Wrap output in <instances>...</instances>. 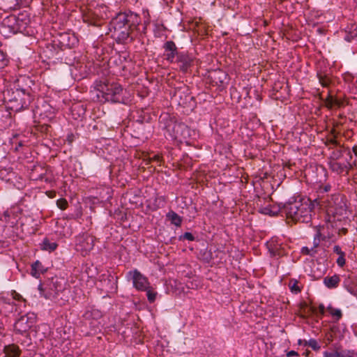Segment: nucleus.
I'll use <instances>...</instances> for the list:
<instances>
[{
  "instance_id": "nucleus-14",
  "label": "nucleus",
  "mask_w": 357,
  "mask_h": 357,
  "mask_svg": "<svg viewBox=\"0 0 357 357\" xmlns=\"http://www.w3.org/2000/svg\"><path fill=\"white\" fill-rule=\"evenodd\" d=\"M330 169L337 174H343L344 172L348 173L349 170L352 169L356 165V160L346 158V162H340L337 160H330L328 162Z\"/></svg>"
},
{
  "instance_id": "nucleus-24",
  "label": "nucleus",
  "mask_w": 357,
  "mask_h": 357,
  "mask_svg": "<svg viewBox=\"0 0 357 357\" xmlns=\"http://www.w3.org/2000/svg\"><path fill=\"white\" fill-rule=\"evenodd\" d=\"M10 299H6L3 296H0V312H12L14 307L13 303L10 302Z\"/></svg>"
},
{
  "instance_id": "nucleus-7",
  "label": "nucleus",
  "mask_w": 357,
  "mask_h": 357,
  "mask_svg": "<svg viewBox=\"0 0 357 357\" xmlns=\"http://www.w3.org/2000/svg\"><path fill=\"white\" fill-rule=\"evenodd\" d=\"M36 314L33 312H28L21 316L15 323V331L22 334L28 331L36 323Z\"/></svg>"
},
{
  "instance_id": "nucleus-21",
  "label": "nucleus",
  "mask_w": 357,
  "mask_h": 357,
  "mask_svg": "<svg viewBox=\"0 0 357 357\" xmlns=\"http://www.w3.org/2000/svg\"><path fill=\"white\" fill-rule=\"evenodd\" d=\"M3 351L6 357H19L20 355L19 347L15 344L5 346Z\"/></svg>"
},
{
  "instance_id": "nucleus-29",
  "label": "nucleus",
  "mask_w": 357,
  "mask_h": 357,
  "mask_svg": "<svg viewBox=\"0 0 357 357\" xmlns=\"http://www.w3.org/2000/svg\"><path fill=\"white\" fill-rule=\"evenodd\" d=\"M1 219L6 222H10L12 224H13L14 221H12V219H16V217L15 216V211L13 209L6 210L4 211Z\"/></svg>"
},
{
  "instance_id": "nucleus-25",
  "label": "nucleus",
  "mask_w": 357,
  "mask_h": 357,
  "mask_svg": "<svg viewBox=\"0 0 357 357\" xmlns=\"http://www.w3.org/2000/svg\"><path fill=\"white\" fill-rule=\"evenodd\" d=\"M317 76L319 79V83L321 84L322 86H324V87L329 86V85L331 82V79L329 76V74L322 72V71H319V72H317Z\"/></svg>"
},
{
  "instance_id": "nucleus-19",
  "label": "nucleus",
  "mask_w": 357,
  "mask_h": 357,
  "mask_svg": "<svg viewBox=\"0 0 357 357\" xmlns=\"http://www.w3.org/2000/svg\"><path fill=\"white\" fill-rule=\"evenodd\" d=\"M45 271L46 268L40 261L37 260L31 264V275L34 278H38Z\"/></svg>"
},
{
  "instance_id": "nucleus-9",
  "label": "nucleus",
  "mask_w": 357,
  "mask_h": 357,
  "mask_svg": "<svg viewBox=\"0 0 357 357\" xmlns=\"http://www.w3.org/2000/svg\"><path fill=\"white\" fill-rule=\"evenodd\" d=\"M186 128L185 124L177 121L169 120L165 125V135L172 139L181 138L183 135V130Z\"/></svg>"
},
{
  "instance_id": "nucleus-20",
  "label": "nucleus",
  "mask_w": 357,
  "mask_h": 357,
  "mask_svg": "<svg viewBox=\"0 0 357 357\" xmlns=\"http://www.w3.org/2000/svg\"><path fill=\"white\" fill-rule=\"evenodd\" d=\"M326 107L328 109H333L335 107H340L342 105V101L334 98L330 93L327 96L324 100Z\"/></svg>"
},
{
  "instance_id": "nucleus-39",
  "label": "nucleus",
  "mask_w": 357,
  "mask_h": 357,
  "mask_svg": "<svg viewBox=\"0 0 357 357\" xmlns=\"http://www.w3.org/2000/svg\"><path fill=\"white\" fill-rule=\"evenodd\" d=\"M56 204L59 208L64 210L68 206V202L65 199H59L57 200Z\"/></svg>"
},
{
  "instance_id": "nucleus-50",
  "label": "nucleus",
  "mask_w": 357,
  "mask_h": 357,
  "mask_svg": "<svg viewBox=\"0 0 357 357\" xmlns=\"http://www.w3.org/2000/svg\"><path fill=\"white\" fill-rule=\"evenodd\" d=\"M298 344H301V340H298Z\"/></svg>"
},
{
  "instance_id": "nucleus-33",
  "label": "nucleus",
  "mask_w": 357,
  "mask_h": 357,
  "mask_svg": "<svg viewBox=\"0 0 357 357\" xmlns=\"http://www.w3.org/2000/svg\"><path fill=\"white\" fill-rule=\"evenodd\" d=\"M328 311L337 321L342 318V314L340 309L334 308L332 306H328Z\"/></svg>"
},
{
  "instance_id": "nucleus-38",
  "label": "nucleus",
  "mask_w": 357,
  "mask_h": 357,
  "mask_svg": "<svg viewBox=\"0 0 357 357\" xmlns=\"http://www.w3.org/2000/svg\"><path fill=\"white\" fill-rule=\"evenodd\" d=\"M324 357H342V351H334V352H329V351H325L324 353Z\"/></svg>"
},
{
  "instance_id": "nucleus-36",
  "label": "nucleus",
  "mask_w": 357,
  "mask_h": 357,
  "mask_svg": "<svg viewBox=\"0 0 357 357\" xmlns=\"http://www.w3.org/2000/svg\"><path fill=\"white\" fill-rule=\"evenodd\" d=\"M83 21L84 22L88 24L91 26H97V20L96 18L93 17L90 14H86L83 15Z\"/></svg>"
},
{
  "instance_id": "nucleus-31",
  "label": "nucleus",
  "mask_w": 357,
  "mask_h": 357,
  "mask_svg": "<svg viewBox=\"0 0 357 357\" xmlns=\"http://www.w3.org/2000/svg\"><path fill=\"white\" fill-rule=\"evenodd\" d=\"M304 346H307L312 348L314 351H319L321 349L320 345L315 339H310L309 340H304Z\"/></svg>"
},
{
  "instance_id": "nucleus-16",
  "label": "nucleus",
  "mask_w": 357,
  "mask_h": 357,
  "mask_svg": "<svg viewBox=\"0 0 357 357\" xmlns=\"http://www.w3.org/2000/svg\"><path fill=\"white\" fill-rule=\"evenodd\" d=\"M266 247L272 257H281L284 255V248L278 238H271L266 242Z\"/></svg>"
},
{
  "instance_id": "nucleus-34",
  "label": "nucleus",
  "mask_w": 357,
  "mask_h": 357,
  "mask_svg": "<svg viewBox=\"0 0 357 357\" xmlns=\"http://www.w3.org/2000/svg\"><path fill=\"white\" fill-rule=\"evenodd\" d=\"M144 291L146 292L147 299L149 303H153L155 301L157 292L153 290V288L151 287V285Z\"/></svg>"
},
{
  "instance_id": "nucleus-48",
  "label": "nucleus",
  "mask_w": 357,
  "mask_h": 357,
  "mask_svg": "<svg viewBox=\"0 0 357 357\" xmlns=\"http://www.w3.org/2000/svg\"><path fill=\"white\" fill-rule=\"evenodd\" d=\"M340 232H342L344 234H345L347 232V229L345 228H341V229H340Z\"/></svg>"
},
{
  "instance_id": "nucleus-40",
  "label": "nucleus",
  "mask_w": 357,
  "mask_h": 357,
  "mask_svg": "<svg viewBox=\"0 0 357 357\" xmlns=\"http://www.w3.org/2000/svg\"><path fill=\"white\" fill-rule=\"evenodd\" d=\"M342 357H357V352L350 350L342 351Z\"/></svg>"
},
{
  "instance_id": "nucleus-47",
  "label": "nucleus",
  "mask_w": 357,
  "mask_h": 357,
  "mask_svg": "<svg viewBox=\"0 0 357 357\" xmlns=\"http://www.w3.org/2000/svg\"><path fill=\"white\" fill-rule=\"evenodd\" d=\"M352 151L355 156L357 157V144L353 146Z\"/></svg>"
},
{
  "instance_id": "nucleus-26",
  "label": "nucleus",
  "mask_w": 357,
  "mask_h": 357,
  "mask_svg": "<svg viewBox=\"0 0 357 357\" xmlns=\"http://www.w3.org/2000/svg\"><path fill=\"white\" fill-rule=\"evenodd\" d=\"M58 245L55 242H51L48 238H45L40 244V248L43 250L52 252L55 250Z\"/></svg>"
},
{
  "instance_id": "nucleus-28",
  "label": "nucleus",
  "mask_w": 357,
  "mask_h": 357,
  "mask_svg": "<svg viewBox=\"0 0 357 357\" xmlns=\"http://www.w3.org/2000/svg\"><path fill=\"white\" fill-rule=\"evenodd\" d=\"M278 211H279L275 207H273L271 205H268L266 206L261 207L259 209V212L261 213L264 214V215H268L271 216H274V215H278Z\"/></svg>"
},
{
  "instance_id": "nucleus-6",
  "label": "nucleus",
  "mask_w": 357,
  "mask_h": 357,
  "mask_svg": "<svg viewBox=\"0 0 357 357\" xmlns=\"http://www.w3.org/2000/svg\"><path fill=\"white\" fill-rule=\"evenodd\" d=\"M325 144L329 150H331L329 158L330 160H337L342 158L344 153L349 156V159L352 160L349 149L341 146L335 136L328 137Z\"/></svg>"
},
{
  "instance_id": "nucleus-13",
  "label": "nucleus",
  "mask_w": 357,
  "mask_h": 357,
  "mask_svg": "<svg viewBox=\"0 0 357 357\" xmlns=\"http://www.w3.org/2000/svg\"><path fill=\"white\" fill-rule=\"evenodd\" d=\"M340 224V220H335V216L329 217L319 229V232H326L330 234L332 233L333 236L331 238H326L328 241L334 242L336 241L335 234H337L340 236V228L339 225Z\"/></svg>"
},
{
  "instance_id": "nucleus-27",
  "label": "nucleus",
  "mask_w": 357,
  "mask_h": 357,
  "mask_svg": "<svg viewBox=\"0 0 357 357\" xmlns=\"http://www.w3.org/2000/svg\"><path fill=\"white\" fill-rule=\"evenodd\" d=\"M344 40L347 42L357 40V26L354 25L349 31H345Z\"/></svg>"
},
{
  "instance_id": "nucleus-18",
  "label": "nucleus",
  "mask_w": 357,
  "mask_h": 357,
  "mask_svg": "<svg viewBox=\"0 0 357 357\" xmlns=\"http://www.w3.org/2000/svg\"><path fill=\"white\" fill-rule=\"evenodd\" d=\"M323 282L327 288L335 289L338 287L340 282V278L337 274H334L332 276H326L324 278Z\"/></svg>"
},
{
  "instance_id": "nucleus-22",
  "label": "nucleus",
  "mask_w": 357,
  "mask_h": 357,
  "mask_svg": "<svg viewBox=\"0 0 357 357\" xmlns=\"http://www.w3.org/2000/svg\"><path fill=\"white\" fill-rule=\"evenodd\" d=\"M333 236L332 233L319 232L317 231L313 240V247L318 248L321 241H328L326 238H331Z\"/></svg>"
},
{
  "instance_id": "nucleus-10",
  "label": "nucleus",
  "mask_w": 357,
  "mask_h": 357,
  "mask_svg": "<svg viewBox=\"0 0 357 357\" xmlns=\"http://www.w3.org/2000/svg\"><path fill=\"white\" fill-rule=\"evenodd\" d=\"M127 277L132 280L133 287L138 291H144L150 286L148 278L137 269L129 271Z\"/></svg>"
},
{
  "instance_id": "nucleus-49",
  "label": "nucleus",
  "mask_w": 357,
  "mask_h": 357,
  "mask_svg": "<svg viewBox=\"0 0 357 357\" xmlns=\"http://www.w3.org/2000/svg\"><path fill=\"white\" fill-rule=\"evenodd\" d=\"M322 171H323V172L324 173V176H326V174L325 169H324V168H323V169H322Z\"/></svg>"
},
{
  "instance_id": "nucleus-23",
  "label": "nucleus",
  "mask_w": 357,
  "mask_h": 357,
  "mask_svg": "<svg viewBox=\"0 0 357 357\" xmlns=\"http://www.w3.org/2000/svg\"><path fill=\"white\" fill-rule=\"evenodd\" d=\"M333 252L338 255V258L336 260L338 266L342 268L346 264L345 252L341 250L339 245H335L333 247Z\"/></svg>"
},
{
  "instance_id": "nucleus-2",
  "label": "nucleus",
  "mask_w": 357,
  "mask_h": 357,
  "mask_svg": "<svg viewBox=\"0 0 357 357\" xmlns=\"http://www.w3.org/2000/svg\"><path fill=\"white\" fill-rule=\"evenodd\" d=\"M313 206L310 199L303 198L287 203L284 210L287 218L294 222H309L311 220Z\"/></svg>"
},
{
  "instance_id": "nucleus-11",
  "label": "nucleus",
  "mask_w": 357,
  "mask_h": 357,
  "mask_svg": "<svg viewBox=\"0 0 357 357\" xmlns=\"http://www.w3.org/2000/svg\"><path fill=\"white\" fill-rule=\"evenodd\" d=\"M95 237L89 234H82L76 237V248L82 255L87 254L94 246Z\"/></svg>"
},
{
  "instance_id": "nucleus-12",
  "label": "nucleus",
  "mask_w": 357,
  "mask_h": 357,
  "mask_svg": "<svg viewBox=\"0 0 357 357\" xmlns=\"http://www.w3.org/2000/svg\"><path fill=\"white\" fill-rule=\"evenodd\" d=\"M347 208L345 199L340 195L333 196L331 201L328 203V213H331L333 215H345Z\"/></svg>"
},
{
  "instance_id": "nucleus-30",
  "label": "nucleus",
  "mask_w": 357,
  "mask_h": 357,
  "mask_svg": "<svg viewBox=\"0 0 357 357\" xmlns=\"http://www.w3.org/2000/svg\"><path fill=\"white\" fill-rule=\"evenodd\" d=\"M167 217L174 225L180 226L181 225L182 219L176 213L171 211L168 213Z\"/></svg>"
},
{
  "instance_id": "nucleus-32",
  "label": "nucleus",
  "mask_w": 357,
  "mask_h": 357,
  "mask_svg": "<svg viewBox=\"0 0 357 357\" xmlns=\"http://www.w3.org/2000/svg\"><path fill=\"white\" fill-rule=\"evenodd\" d=\"M38 290L40 291V296H43V297L45 298L46 299H52L54 296V295L56 294V291L54 293H53L52 291H50L46 292L42 284H40L38 286Z\"/></svg>"
},
{
  "instance_id": "nucleus-3",
  "label": "nucleus",
  "mask_w": 357,
  "mask_h": 357,
  "mask_svg": "<svg viewBox=\"0 0 357 357\" xmlns=\"http://www.w3.org/2000/svg\"><path fill=\"white\" fill-rule=\"evenodd\" d=\"M96 96L101 102L124 103V90L116 82H102L97 85Z\"/></svg>"
},
{
  "instance_id": "nucleus-8",
  "label": "nucleus",
  "mask_w": 357,
  "mask_h": 357,
  "mask_svg": "<svg viewBox=\"0 0 357 357\" xmlns=\"http://www.w3.org/2000/svg\"><path fill=\"white\" fill-rule=\"evenodd\" d=\"M83 317L85 324L89 326L91 331L95 333L100 329L101 323L100 319L102 318V312L99 310L93 308L87 310L84 312Z\"/></svg>"
},
{
  "instance_id": "nucleus-4",
  "label": "nucleus",
  "mask_w": 357,
  "mask_h": 357,
  "mask_svg": "<svg viewBox=\"0 0 357 357\" xmlns=\"http://www.w3.org/2000/svg\"><path fill=\"white\" fill-rule=\"evenodd\" d=\"M21 79L17 80V84L14 86L12 91H7L8 100L10 103V108L15 111H20L28 107L31 101L29 93L26 89L20 87L19 83Z\"/></svg>"
},
{
  "instance_id": "nucleus-1",
  "label": "nucleus",
  "mask_w": 357,
  "mask_h": 357,
  "mask_svg": "<svg viewBox=\"0 0 357 357\" xmlns=\"http://www.w3.org/2000/svg\"><path fill=\"white\" fill-rule=\"evenodd\" d=\"M139 16L131 11L119 13L111 22L112 36L119 43L132 42L135 38L133 31L140 24Z\"/></svg>"
},
{
  "instance_id": "nucleus-41",
  "label": "nucleus",
  "mask_w": 357,
  "mask_h": 357,
  "mask_svg": "<svg viewBox=\"0 0 357 357\" xmlns=\"http://www.w3.org/2000/svg\"><path fill=\"white\" fill-rule=\"evenodd\" d=\"M331 185L330 184H326L324 185H320L319 190L320 192H328L331 190Z\"/></svg>"
},
{
  "instance_id": "nucleus-43",
  "label": "nucleus",
  "mask_w": 357,
  "mask_h": 357,
  "mask_svg": "<svg viewBox=\"0 0 357 357\" xmlns=\"http://www.w3.org/2000/svg\"><path fill=\"white\" fill-rule=\"evenodd\" d=\"M311 252H312V250H310V248H309L307 247H303L301 248V253L303 255H310V256Z\"/></svg>"
},
{
  "instance_id": "nucleus-5",
  "label": "nucleus",
  "mask_w": 357,
  "mask_h": 357,
  "mask_svg": "<svg viewBox=\"0 0 357 357\" xmlns=\"http://www.w3.org/2000/svg\"><path fill=\"white\" fill-rule=\"evenodd\" d=\"M22 24V21L15 15L7 17L1 24L0 33L5 38H8L11 35L22 32L24 29Z\"/></svg>"
},
{
  "instance_id": "nucleus-45",
  "label": "nucleus",
  "mask_w": 357,
  "mask_h": 357,
  "mask_svg": "<svg viewBox=\"0 0 357 357\" xmlns=\"http://www.w3.org/2000/svg\"><path fill=\"white\" fill-rule=\"evenodd\" d=\"M318 309H319V312L321 314H324L325 313V306L324 304H319V307H318Z\"/></svg>"
},
{
  "instance_id": "nucleus-37",
  "label": "nucleus",
  "mask_w": 357,
  "mask_h": 357,
  "mask_svg": "<svg viewBox=\"0 0 357 357\" xmlns=\"http://www.w3.org/2000/svg\"><path fill=\"white\" fill-rule=\"evenodd\" d=\"M8 63L6 55L0 50V70L4 68Z\"/></svg>"
},
{
  "instance_id": "nucleus-15",
  "label": "nucleus",
  "mask_w": 357,
  "mask_h": 357,
  "mask_svg": "<svg viewBox=\"0 0 357 357\" xmlns=\"http://www.w3.org/2000/svg\"><path fill=\"white\" fill-rule=\"evenodd\" d=\"M163 49H164V53H163L164 58L169 63H174L176 60L177 54L179 53L174 42H173L172 40H168V41L165 42L163 45Z\"/></svg>"
},
{
  "instance_id": "nucleus-44",
  "label": "nucleus",
  "mask_w": 357,
  "mask_h": 357,
  "mask_svg": "<svg viewBox=\"0 0 357 357\" xmlns=\"http://www.w3.org/2000/svg\"><path fill=\"white\" fill-rule=\"evenodd\" d=\"M286 355L287 357H292V356H298V352H296L294 350H291V351H288Z\"/></svg>"
},
{
  "instance_id": "nucleus-46",
  "label": "nucleus",
  "mask_w": 357,
  "mask_h": 357,
  "mask_svg": "<svg viewBox=\"0 0 357 357\" xmlns=\"http://www.w3.org/2000/svg\"><path fill=\"white\" fill-rule=\"evenodd\" d=\"M317 248H314V247H312V248H310V250H312L310 257H315L316 254L317 253Z\"/></svg>"
},
{
  "instance_id": "nucleus-35",
  "label": "nucleus",
  "mask_w": 357,
  "mask_h": 357,
  "mask_svg": "<svg viewBox=\"0 0 357 357\" xmlns=\"http://www.w3.org/2000/svg\"><path fill=\"white\" fill-rule=\"evenodd\" d=\"M289 287L291 291L294 294H298L301 292V289L298 285V281L296 280H291L289 284Z\"/></svg>"
},
{
  "instance_id": "nucleus-17",
  "label": "nucleus",
  "mask_w": 357,
  "mask_h": 357,
  "mask_svg": "<svg viewBox=\"0 0 357 357\" xmlns=\"http://www.w3.org/2000/svg\"><path fill=\"white\" fill-rule=\"evenodd\" d=\"M175 61L180 63V68L183 72L188 70L192 61L190 56L186 52H179Z\"/></svg>"
},
{
  "instance_id": "nucleus-42",
  "label": "nucleus",
  "mask_w": 357,
  "mask_h": 357,
  "mask_svg": "<svg viewBox=\"0 0 357 357\" xmlns=\"http://www.w3.org/2000/svg\"><path fill=\"white\" fill-rule=\"evenodd\" d=\"M182 238L188 241H193L195 238L193 235L190 232L184 233L183 235L182 236Z\"/></svg>"
}]
</instances>
